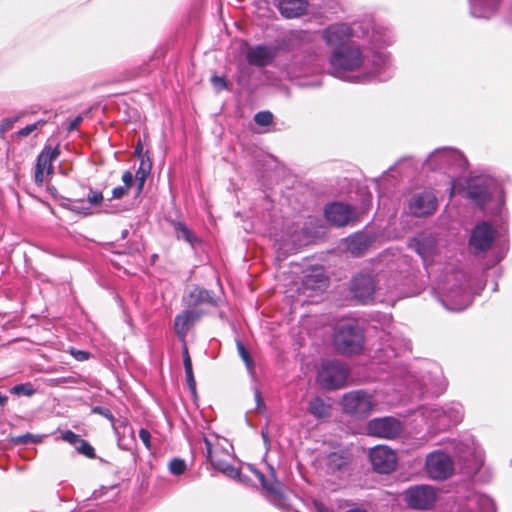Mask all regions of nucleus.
Wrapping results in <instances>:
<instances>
[{
	"label": "nucleus",
	"mask_w": 512,
	"mask_h": 512,
	"mask_svg": "<svg viewBox=\"0 0 512 512\" xmlns=\"http://www.w3.org/2000/svg\"><path fill=\"white\" fill-rule=\"evenodd\" d=\"M14 121L12 119H5L3 120L1 126H0V129L4 132V131H8L12 125H13Z\"/></svg>",
	"instance_id": "obj_61"
},
{
	"label": "nucleus",
	"mask_w": 512,
	"mask_h": 512,
	"mask_svg": "<svg viewBox=\"0 0 512 512\" xmlns=\"http://www.w3.org/2000/svg\"><path fill=\"white\" fill-rule=\"evenodd\" d=\"M404 500L412 509L427 510L435 503L436 492L429 485H415L405 491Z\"/></svg>",
	"instance_id": "obj_15"
},
{
	"label": "nucleus",
	"mask_w": 512,
	"mask_h": 512,
	"mask_svg": "<svg viewBox=\"0 0 512 512\" xmlns=\"http://www.w3.org/2000/svg\"><path fill=\"white\" fill-rule=\"evenodd\" d=\"M150 171V165L148 166V169L144 168V161L141 162V165L136 173V178L138 179V192H141L144 186V182L146 180V177Z\"/></svg>",
	"instance_id": "obj_42"
},
{
	"label": "nucleus",
	"mask_w": 512,
	"mask_h": 512,
	"mask_svg": "<svg viewBox=\"0 0 512 512\" xmlns=\"http://www.w3.org/2000/svg\"><path fill=\"white\" fill-rule=\"evenodd\" d=\"M308 412L317 419H326L331 414V405L322 398L315 397L309 402Z\"/></svg>",
	"instance_id": "obj_31"
},
{
	"label": "nucleus",
	"mask_w": 512,
	"mask_h": 512,
	"mask_svg": "<svg viewBox=\"0 0 512 512\" xmlns=\"http://www.w3.org/2000/svg\"><path fill=\"white\" fill-rule=\"evenodd\" d=\"M251 471L255 474L263 490L265 496L274 506L285 510L288 508L287 497L282 492V485L276 478V473L273 467H269V475H264L261 471L254 467H250Z\"/></svg>",
	"instance_id": "obj_10"
},
{
	"label": "nucleus",
	"mask_w": 512,
	"mask_h": 512,
	"mask_svg": "<svg viewBox=\"0 0 512 512\" xmlns=\"http://www.w3.org/2000/svg\"><path fill=\"white\" fill-rule=\"evenodd\" d=\"M254 121L260 126H268L273 121V115L269 111H260L255 114Z\"/></svg>",
	"instance_id": "obj_39"
},
{
	"label": "nucleus",
	"mask_w": 512,
	"mask_h": 512,
	"mask_svg": "<svg viewBox=\"0 0 512 512\" xmlns=\"http://www.w3.org/2000/svg\"><path fill=\"white\" fill-rule=\"evenodd\" d=\"M174 230L178 239H182L192 246L198 241L194 233L183 222H175Z\"/></svg>",
	"instance_id": "obj_34"
},
{
	"label": "nucleus",
	"mask_w": 512,
	"mask_h": 512,
	"mask_svg": "<svg viewBox=\"0 0 512 512\" xmlns=\"http://www.w3.org/2000/svg\"><path fill=\"white\" fill-rule=\"evenodd\" d=\"M328 286V279L323 271L316 269L311 273L306 274L302 281L303 293L312 291L315 293L323 292Z\"/></svg>",
	"instance_id": "obj_26"
},
{
	"label": "nucleus",
	"mask_w": 512,
	"mask_h": 512,
	"mask_svg": "<svg viewBox=\"0 0 512 512\" xmlns=\"http://www.w3.org/2000/svg\"><path fill=\"white\" fill-rule=\"evenodd\" d=\"M87 201L93 206H99L103 202V194L100 191H94L91 187L88 188L86 195Z\"/></svg>",
	"instance_id": "obj_40"
},
{
	"label": "nucleus",
	"mask_w": 512,
	"mask_h": 512,
	"mask_svg": "<svg viewBox=\"0 0 512 512\" xmlns=\"http://www.w3.org/2000/svg\"><path fill=\"white\" fill-rule=\"evenodd\" d=\"M316 56L313 53H308L307 59L302 61V59L296 55L293 57L292 61L286 65V74L290 79H301L302 77L308 75L313 71V62L315 61Z\"/></svg>",
	"instance_id": "obj_21"
},
{
	"label": "nucleus",
	"mask_w": 512,
	"mask_h": 512,
	"mask_svg": "<svg viewBox=\"0 0 512 512\" xmlns=\"http://www.w3.org/2000/svg\"><path fill=\"white\" fill-rule=\"evenodd\" d=\"M128 193L127 187L117 186L112 190V199H121L124 195Z\"/></svg>",
	"instance_id": "obj_53"
},
{
	"label": "nucleus",
	"mask_w": 512,
	"mask_h": 512,
	"mask_svg": "<svg viewBox=\"0 0 512 512\" xmlns=\"http://www.w3.org/2000/svg\"><path fill=\"white\" fill-rule=\"evenodd\" d=\"M83 117L81 115L76 116L71 122L69 123L67 130L73 131L78 128V126L82 123Z\"/></svg>",
	"instance_id": "obj_57"
},
{
	"label": "nucleus",
	"mask_w": 512,
	"mask_h": 512,
	"mask_svg": "<svg viewBox=\"0 0 512 512\" xmlns=\"http://www.w3.org/2000/svg\"><path fill=\"white\" fill-rule=\"evenodd\" d=\"M211 83L217 91L229 89L228 82L222 76L213 75L211 77Z\"/></svg>",
	"instance_id": "obj_47"
},
{
	"label": "nucleus",
	"mask_w": 512,
	"mask_h": 512,
	"mask_svg": "<svg viewBox=\"0 0 512 512\" xmlns=\"http://www.w3.org/2000/svg\"><path fill=\"white\" fill-rule=\"evenodd\" d=\"M347 512H367V511H365L363 509L355 508V509H350Z\"/></svg>",
	"instance_id": "obj_64"
},
{
	"label": "nucleus",
	"mask_w": 512,
	"mask_h": 512,
	"mask_svg": "<svg viewBox=\"0 0 512 512\" xmlns=\"http://www.w3.org/2000/svg\"><path fill=\"white\" fill-rule=\"evenodd\" d=\"M70 354L76 359L77 361H86L90 358L91 354L88 351L85 350H79L72 348L70 350Z\"/></svg>",
	"instance_id": "obj_49"
},
{
	"label": "nucleus",
	"mask_w": 512,
	"mask_h": 512,
	"mask_svg": "<svg viewBox=\"0 0 512 512\" xmlns=\"http://www.w3.org/2000/svg\"><path fill=\"white\" fill-rule=\"evenodd\" d=\"M10 392L14 395H25L32 396L35 393V389L31 383H22L13 386Z\"/></svg>",
	"instance_id": "obj_36"
},
{
	"label": "nucleus",
	"mask_w": 512,
	"mask_h": 512,
	"mask_svg": "<svg viewBox=\"0 0 512 512\" xmlns=\"http://www.w3.org/2000/svg\"><path fill=\"white\" fill-rule=\"evenodd\" d=\"M495 237L496 230L493 226L486 221H481L471 230L468 240L469 250L474 255L484 253L491 248Z\"/></svg>",
	"instance_id": "obj_12"
},
{
	"label": "nucleus",
	"mask_w": 512,
	"mask_h": 512,
	"mask_svg": "<svg viewBox=\"0 0 512 512\" xmlns=\"http://www.w3.org/2000/svg\"><path fill=\"white\" fill-rule=\"evenodd\" d=\"M8 401V397L0 393V406H4Z\"/></svg>",
	"instance_id": "obj_63"
},
{
	"label": "nucleus",
	"mask_w": 512,
	"mask_h": 512,
	"mask_svg": "<svg viewBox=\"0 0 512 512\" xmlns=\"http://www.w3.org/2000/svg\"><path fill=\"white\" fill-rule=\"evenodd\" d=\"M45 171H46L45 169L38 167L37 165L35 166L34 181L37 185H42V183L44 181V172Z\"/></svg>",
	"instance_id": "obj_55"
},
{
	"label": "nucleus",
	"mask_w": 512,
	"mask_h": 512,
	"mask_svg": "<svg viewBox=\"0 0 512 512\" xmlns=\"http://www.w3.org/2000/svg\"><path fill=\"white\" fill-rule=\"evenodd\" d=\"M329 463L336 467L337 469H341L342 466L345 465V460L337 453H331L329 455Z\"/></svg>",
	"instance_id": "obj_52"
},
{
	"label": "nucleus",
	"mask_w": 512,
	"mask_h": 512,
	"mask_svg": "<svg viewBox=\"0 0 512 512\" xmlns=\"http://www.w3.org/2000/svg\"><path fill=\"white\" fill-rule=\"evenodd\" d=\"M414 249L418 255L426 261L434 252L436 247V240L432 235H418L414 239Z\"/></svg>",
	"instance_id": "obj_29"
},
{
	"label": "nucleus",
	"mask_w": 512,
	"mask_h": 512,
	"mask_svg": "<svg viewBox=\"0 0 512 512\" xmlns=\"http://www.w3.org/2000/svg\"><path fill=\"white\" fill-rule=\"evenodd\" d=\"M422 417L435 429L445 430L463 419V406L452 402L444 406L428 405L420 409Z\"/></svg>",
	"instance_id": "obj_7"
},
{
	"label": "nucleus",
	"mask_w": 512,
	"mask_h": 512,
	"mask_svg": "<svg viewBox=\"0 0 512 512\" xmlns=\"http://www.w3.org/2000/svg\"><path fill=\"white\" fill-rule=\"evenodd\" d=\"M369 460L373 470L380 474H389L397 466V455L394 450L385 445H377L369 452Z\"/></svg>",
	"instance_id": "obj_17"
},
{
	"label": "nucleus",
	"mask_w": 512,
	"mask_h": 512,
	"mask_svg": "<svg viewBox=\"0 0 512 512\" xmlns=\"http://www.w3.org/2000/svg\"><path fill=\"white\" fill-rule=\"evenodd\" d=\"M183 364L186 376L187 385L192 392V394L196 393V381L193 374L192 361L188 352L187 347L185 346L183 349Z\"/></svg>",
	"instance_id": "obj_33"
},
{
	"label": "nucleus",
	"mask_w": 512,
	"mask_h": 512,
	"mask_svg": "<svg viewBox=\"0 0 512 512\" xmlns=\"http://www.w3.org/2000/svg\"><path fill=\"white\" fill-rule=\"evenodd\" d=\"M502 0H469L470 14L474 18L490 19L494 17Z\"/></svg>",
	"instance_id": "obj_22"
},
{
	"label": "nucleus",
	"mask_w": 512,
	"mask_h": 512,
	"mask_svg": "<svg viewBox=\"0 0 512 512\" xmlns=\"http://www.w3.org/2000/svg\"><path fill=\"white\" fill-rule=\"evenodd\" d=\"M83 201H84L83 198H78V199L74 200V202L70 208V211L77 213V214H82L84 216L91 215L92 211H91L90 207H84V206L77 205V203H82Z\"/></svg>",
	"instance_id": "obj_43"
},
{
	"label": "nucleus",
	"mask_w": 512,
	"mask_h": 512,
	"mask_svg": "<svg viewBox=\"0 0 512 512\" xmlns=\"http://www.w3.org/2000/svg\"><path fill=\"white\" fill-rule=\"evenodd\" d=\"M186 470V463L181 458H174L169 463V471L171 474L179 476Z\"/></svg>",
	"instance_id": "obj_37"
},
{
	"label": "nucleus",
	"mask_w": 512,
	"mask_h": 512,
	"mask_svg": "<svg viewBox=\"0 0 512 512\" xmlns=\"http://www.w3.org/2000/svg\"><path fill=\"white\" fill-rule=\"evenodd\" d=\"M204 443L206 446L205 454L207 460L211 463L214 469L220 471L228 464V462L218 456V451L213 450V444L207 437H204Z\"/></svg>",
	"instance_id": "obj_32"
},
{
	"label": "nucleus",
	"mask_w": 512,
	"mask_h": 512,
	"mask_svg": "<svg viewBox=\"0 0 512 512\" xmlns=\"http://www.w3.org/2000/svg\"><path fill=\"white\" fill-rule=\"evenodd\" d=\"M277 55V49L273 46L259 44L250 47L246 52L247 62L256 67L270 65Z\"/></svg>",
	"instance_id": "obj_20"
},
{
	"label": "nucleus",
	"mask_w": 512,
	"mask_h": 512,
	"mask_svg": "<svg viewBox=\"0 0 512 512\" xmlns=\"http://www.w3.org/2000/svg\"><path fill=\"white\" fill-rule=\"evenodd\" d=\"M348 376L349 372L345 365L340 361L332 360L322 364L317 380L324 389L336 390L346 384Z\"/></svg>",
	"instance_id": "obj_9"
},
{
	"label": "nucleus",
	"mask_w": 512,
	"mask_h": 512,
	"mask_svg": "<svg viewBox=\"0 0 512 512\" xmlns=\"http://www.w3.org/2000/svg\"><path fill=\"white\" fill-rule=\"evenodd\" d=\"M310 35L304 31H296L291 34L290 41H306Z\"/></svg>",
	"instance_id": "obj_54"
},
{
	"label": "nucleus",
	"mask_w": 512,
	"mask_h": 512,
	"mask_svg": "<svg viewBox=\"0 0 512 512\" xmlns=\"http://www.w3.org/2000/svg\"><path fill=\"white\" fill-rule=\"evenodd\" d=\"M201 317V312L193 309H187L178 314L174 320V327L177 335L184 338L191 324Z\"/></svg>",
	"instance_id": "obj_27"
},
{
	"label": "nucleus",
	"mask_w": 512,
	"mask_h": 512,
	"mask_svg": "<svg viewBox=\"0 0 512 512\" xmlns=\"http://www.w3.org/2000/svg\"><path fill=\"white\" fill-rule=\"evenodd\" d=\"M376 289L377 281L371 272L360 271L350 280V293L361 304L371 303L374 300Z\"/></svg>",
	"instance_id": "obj_11"
},
{
	"label": "nucleus",
	"mask_w": 512,
	"mask_h": 512,
	"mask_svg": "<svg viewBox=\"0 0 512 512\" xmlns=\"http://www.w3.org/2000/svg\"><path fill=\"white\" fill-rule=\"evenodd\" d=\"M430 377L428 380L423 379L421 386L422 393L431 395H440L446 389V383L441 369L437 365H433L429 371Z\"/></svg>",
	"instance_id": "obj_24"
},
{
	"label": "nucleus",
	"mask_w": 512,
	"mask_h": 512,
	"mask_svg": "<svg viewBox=\"0 0 512 512\" xmlns=\"http://www.w3.org/2000/svg\"><path fill=\"white\" fill-rule=\"evenodd\" d=\"M92 413L101 415L108 419L110 422L114 423L115 417L110 409L103 407V406H94L92 408Z\"/></svg>",
	"instance_id": "obj_46"
},
{
	"label": "nucleus",
	"mask_w": 512,
	"mask_h": 512,
	"mask_svg": "<svg viewBox=\"0 0 512 512\" xmlns=\"http://www.w3.org/2000/svg\"><path fill=\"white\" fill-rule=\"evenodd\" d=\"M321 37L331 49L328 64L334 77L356 84L386 82L393 77L391 55L385 50L391 37L371 19L329 24Z\"/></svg>",
	"instance_id": "obj_1"
},
{
	"label": "nucleus",
	"mask_w": 512,
	"mask_h": 512,
	"mask_svg": "<svg viewBox=\"0 0 512 512\" xmlns=\"http://www.w3.org/2000/svg\"><path fill=\"white\" fill-rule=\"evenodd\" d=\"M74 201H72L71 199L69 198H65V197H61L60 199V202H59V205L67 210L70 211V208L72 206Z\"/></svg>",
	"instance_id": "obj_59"
},
{
	"label": "nucleus",
	"mask_w": 512,
	"mask_h": 512,
	"mask_svg": "<svg viewBox=\"0 0 512 512\" xmlns=\"http://www.w3.org/2000/svg\"><path fill=\"white\" fill-rule=\"evenodd\" d=\"M453 451L464 474L475 476L484 464V453L472 436L454 440Z\"/></svg>",
	"instance_id": "obj_6"
},
{
	"label": "nucleus",
	"mask_w": 512,
	"mask_h": 512,
	"mask_svg": "<svg viewBox=\"0 0 512 512\" xmlns=\"http://www.w3.org/2000/svg\"><path fill=\"white\" fill-rule=\"evenodd\" d=\"M402 429L401 422L391 416L371 419L366 426L368 435L385 439H395Z\"/></svg>",
	"instance_id": "obj_16"
},
{
	"label": "nucleus",
	"mask_w": 512,
	"mask_h": 512,
	"mask_svg": "<svg viewBox=\"0 0 512 512\" xmlns=\"http://www.w3.org/2000/svg\"><path fill=\"white\" fill-rule=\"evenodd\" d=\"M451 512H496V509L489 496L472 491L457 499L451 507Z\"/></svg>",
	"instance_id": "obj_13"
},
{
	"label": "nucleus",
	"mask_w": 512,
	"mask_h": 512,
	"mask_svg": "<svg viewBox=\"0 0 512 512\" xmlns=\"http://www.w3.org/2000/svg\"><path fill=\"white\" fill-rule=\"evenodd\" d=\"M313 506L315 512H332L325 504L317 500L313 502Z\"/></svg>",
	"instance_id": "obj_58"
},
{
	"label": "nucleus",
	"mask_w": 512,
	"mask_h": 512,
	"mask_svg": "<svg viewBox=\"0 0 512 512\" xmlns=\"http://www.w3.org/2000/svg\"><path fill=\"white\" fill-rule=\"evenodd\" d=\"M450 197L462 195L481 209H489L493 215L502 212L505 205L504 180L487 171H472L462 180H453Z\"/></svg>",
	"instance_id": "obj_2"
},
{
	"label": "nucleus",
	"mask_w": 512,
	"mask_h": 512,
	"mask_svg": "<svg viewBox=\"0 0 512 512\" xmlns=\"http://www.w3.org/2000/svg\"><path fill=\"white\" fill-rule=\"evenodd\" d=\"M425 468L430 478L444 480L452 475L454 463L448 454L437 450L427 455Z\"/></svg>",
	"instance_id": "obj_14"
},
{
	"label": "nucleus",
	"mask_w": 512,
	"mask_h": 512,
	"mask_svg": "<svg viewBox=\"0 0 512 512\" xmlns=\"http://www.w3.org/2000/svg\"><path fill=\"white\" fill-rule=\"evenodd\" d=\"M58 147L46 146L37 157L36 165L46 170L47 174L53 172L52 162L59 156Z\"/></svg>",
	"instance_id": "obj_30"
},
{
	"label": "nucleus",
	"mask_w": 512,
	"mask_h": 512,
	"mask_svg": "<svg viewBox=\"0 0 512 512\" xmlns=\"http://www.w3.org/2000/svg\"><path fill=\"white\" fill-rule=\"evenodd\" d=\"M221 473L232 479H240L241 471L239 468L228 463L224 468L220 470Z\"/></svg>",
	"instance_id": "obj_45"
},
{
	"label": "nucleus",
	"mask_w": 512,
	"mask_h": 512,
	"mask_svg": "<svg viewBox=\"0 0 512 512\" xmlns=\"http://www.w3.org/2000/svg\"><path fill=\"white\" fill-rule=\"evenodd\" d=\"M280 14L287 18H298L305 14L308 8V0H277Z\"/></svg>",
	"instance_id": "obj_25"
},
{
	"label": "nucleus",
	"mask_w": 512,
	"mask_h": 512,
	"mask_svg": "<svg viewBox=\"0 0 512 512\" xmlns=\"http://www.w3.org/2000/svg\"><path fill=\"white\" fill-rule=\"evenodd\" d=\"M139 438L143 442L144 446L148 450H150L151 449V434H150V432L145 428H141L139 430Z\"/></svg>",
	"instance_id": "obj_51"
},
{
	"label": "nucleus",
	"mask_w": 512,
	"mask_h": 512,
	"mask_svg": "<svg viewBox=\"0 0 512 512\" xmlns=\"http://www.w3.org/2000/svg\"><path fill=\"white\" fill-rule=\"evenodd\" d=\"M371 244V238L363 232L355 233L347 239V250L354 256L363 255Z\"/></svg>",
	"instance_id": "obj_28"
},
{
	"label": "nucleus",
	"mask_w": 512,
	"mask_h": 512,
	"mask_svg": "<svg viewBox=\"0 0 512 512\" xmlns=\"http://www.w3.org/2000/svg\"><path fill=\"white\" fill-rule=\"evenodd\" d=\"M299 85H300V86H304V87H306V86H309V87H310V86H311V87H317V86H320V85H321V82H320V81H318V80H316V81H311V82L300 81V82H299Z\"/></svg>",
	"instance_id": "obj_62"
},
{
	"label": "nucleus",
	"mask_w": 512,
	"mask_h": 512,
	"mask_svg": "<svg viewBox=\"0 0 512 512\" xmlns=\"http://www.w3.org/2000/svg\"><path fill=\"white\" fill-rule=\"evenodd\" d=\"M43 124V122H37V123H33V124H29L23 128H21L17 134L21 137H27L28 135H30L33 131H35L38 126H41Z\"/></svg>",
	"instance_id": "obj_50"
},
{
	"label": "nucleus",
	"mask_w": 512,
	"mask_h": 512,
	"mask_svg": "<svg viewBox=\"0 0 512 512\" xmlns=\"http://www.w3.org/2000/svg\"><path fill=\"white\" fill-rule=\"evenodd\" d=\"M423 166L430 171L449 177L451 186L453 180H460V176L467 171L469 162L460 150L453 147H440L427 156Z\"/></svg>",
	"instance_id": "obj_4"
},
{
	"label": "nucleus",
	"mask_w": 512,
	"mask_h": 512,
	"mask_svg": "<svg viewBox=\"0 0 512 512\" xmlns=\"http://www.w3.org/2000/svg\"><path fill=\"white\" fill-rule=\"evenodd\" d=\"M438 206L436 195L432 191H423L412 196L409 202L411 213L417 217L432 214Z\"/></svg>",
	"instance_id": "obj_19"
},
{
	"label": "nucleus",
	"mask_w": 512,
	"mask_h": 512,
	"mask_svg": "<svg viewBox=\"0 0 512 512\" xmlns=\"http://www.w3.org/2000/svg\"><path fill=\"white\" fill-rule=\"evenodd\" d=\"M333 341L339 353L357 355L364 347V333L356 321H344L336 325Z\"/></svg>",
	"instance_id": "obj_5"
},
{
	"label": "nucleus",
	"mask_w": 512,
	"mask_h": 512,
	"mask_svg": "<svg viewBox=\"0 0 512 512\" xmlns=\"http://www.w3.org/2000/svg\"><path fill=\"white\" fill-rule=\"evenodd\" d=\"M61 438L64 441H66L74 446H77L79 444V442L81 441L80 436L71 430H67V431L63 432L61 435Z\"/></svg>",
	"instance_id": "obj_48"
},
{
	"label": "nucleus",
	"mask_w": 512,
	"mask_h": 512,
	"mask_svg": "<svg viewBox=\"0 0 512 512\" xmlns=\"http://www.w3.org/2000/svg\"><path fill=\"white\" fill-rule=\"evenodd\" d=\"M40 441L41 436L30 433H26L15 438V443L17 444L38 443Z\"/></svg>",
	"instance_id": "obj_41"
},
{
	"label": "nucleus",
	"mask_w": 512,
	"mask_h": 512,
	"mask_svg": "<svg viewBox=\"0 0 512 512\" xmlns=\"http://www.w3.org/2000/svg\"><path fill=\"white\" fill-rule=\"evenodd\" d=\"M375 405L374 395L363 389L347 392L341 398L343 412L354 418L367 417Z\"/></svg>",
	"instance_id": "obj_8"
},
{
	"label": "nucleus",
	"mask_w": 512,
	"mask_h": 512,
	"mask_svg": "<svg viewBox=\"0 0 512 512\" xmlns=\"http://www.w3.org/2000/svg\"><path fill=\"white\" fill-rule=\"evenodd\" d=\"M221 473L232 479H240L241 471L239 468L228 463L224 468L220 470Z\"/></svg>",
	"instance_id": "obj_44"
},
{
	"label": "nucleus",
	"mask_w": 512,
	"mask_h": 512,
	"mask_svg": "<svg viewBox=\"0 0 512 512\" xmlns=\"http://www.w3.org/2000/svg\"><path fill=\"white\" fill-rule=\"evenodd\" d=\"M236 346H237V351H238L239 356L245 363L246 368L249 371V373L252 374L253 370H254V363L249 355L248 350L246 349L245 345L239 340L236 342Z\"/></svg>",
	"instance_id": "obj_35"
},
{
	"label": "nucleus",
	"mask_w": 512,
	"mask_h": 512,
	"mask_svg": "<svg viewBox=\"0 0 512 512\" xmlns=\"http://www.w3.org/2000/svg\"><path fill=\"white\" fill-rule=\"evenodd\" d=\"M324 214L328 222L336 227H344L352 224L357 219L355 209L342 202L327 204Z\"/></svg>",
	"instance_id": "obj_18"
},
{
	"label": "nucleus",
	"mask_w": 512,
	"mask_h": 512,
	"mask_svg": "<svg viewBox=\"0 0 512 512\" xmlns=\"http://www.w3.org/2000/svg\"><path fill=\"white\" fill-rule=\"evenodd\" d=\"M76 450L80 453V454H83L85 455L86 457L88 458H95V450L94 448L92 447V445H90V443L84 439H81V441L79 442V444L76 446Z\"/></svg>",
	"instance_id": "obj_38"
},
{
	"label": "nucleus",
	"mask_w": 512,
	"mask_h": 512,
	"mask_svg": "<svg viewBox=\"0 0 512 512\" xmlns=\"http://www.w3.org/2000/svg\"><path fill=\"white\" fill-rule=\"evenodd\" d=\"M504 19L506 22L512 24V2L507 6L504 12Z\"/></svg>",
	"instance_id": "obj_60"
},
{
	"label": "nucleus",
	"mask_w": 512,
	"mask_h": 512,
	"mask_svg": "<svg viewBox=\"0 0 512 512\" xmlns=\"http://www.w3.org/2000/svg\"><path fill=\"white\" fill-rule=\"evenodd\" d=\"M184 302L189 309L196 310L197 307L203 305L216 306L217 301L212 291L195 286L187 296L184 297Z\"/></svg>",
	"instance_id": "obj_23"
},
{
	"label": "nucleus",
	"mask_w": 512,
	"mask_h": 512,
	"mask_svg": "<svg viewBox=\"0 0 512 512\" xmlns=\"http://www.w3.org/2000/svg\"><path fill=\"white\" fill-rule=\"evenodd\" d=\"M133 179H134L133 174L128 170L125 171L122 175V181L124 183V187H127L128 190L133 184Z\"/></svg>",
	"instance_id": "obj_56"
},
{
	"label": "nucleus",
	"mask_w": 512,
	"mask_h": 512,
	"mask_svg": "<svg viewBox=\"0 0 512 512\" xmlns=\"http://www.w3.org/2000/svg\"><path fill=\"white\" fill-rule=\"evenodd\" d=\"M472 281L471 275L462 270L446 273L434 289L436 298L446 310L461 312L472 304Z\"/></svg>",
	"instance_id": "obj_3"
}]
</instances>
